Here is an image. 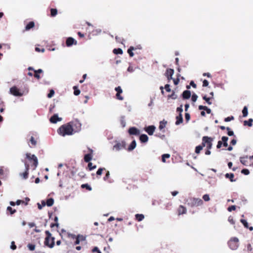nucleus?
Instances as JSON below:
<instances>
[{"label":"nucleus","instance_id":"nucleus-1","mask_svg":"<svg viewBox=\"0 0 253 253\" xmlns=\"http://www.w3.org/2000/svg\"><path fill=\"white\" fill-rule=\"evenodd\" d=\"M81 124L76 122L75 123H68L66 125H62L57 130L58 134L65 136L66 135H72L74 132L78 131L80 129Z\"/></svg>","mask_w":253,"mask_h":253},{"label":"nucleus","instance_id":"nucleus-2","mask_svg":"<svg viewBox=\"0 0 253 253\" xmlns=\"http://www.w3.org/2000/svg\"><path fill=\"white\" fill-rule=\"evenodd\" d=\"M239 239L237 237H233L230 239L228 241V244L229 247L232 250H236L239 247V244H238Z\"/></svg>","mask_w":253,"mask_h":253},{"label":"nucleus","instance_id":"nucleus-3","mask_svg":"<svg viewBox=\"0 0 253 253\" xmlns=\"http://www.w3.org/2000/svg\"><path fill=\"white\" fill-rule=\"evenodd\" d=\"M10 93L15 96H22L23 94L16 86L11 87L10 88Z\"/></svg>","mask_w":253,"mask_h":253},{"label":"nucleus","instance_id":"nucleus-4","mask_svg":"<svg viewBox=\"0 0 253 253\" xmlns=\"http://www.w3.org/2000/svg\"><path fill=\"white\" fill-rule=\"evenodd\" d=\"M211 139L210 137L208 136H204L203 137V144L204 146H206V144H207V147L209 149L211 148L212 147V143H211Z\"/></svg>","mask_w":253,"mask_h":253},{"label":"nucleus","instance_id":"nucleus-5","mask_svg":"<svg viewBox=\"0 0 253 253\" xmlns=\"http://www.w3.org/2000/svg\"><path fill=\"white\" fill-rule=\"evenodd\" d=\"M115 90L117 92L116 94V98L119 100H124V97L121 95L123 93V90L120 86H118L115 88Z\"/></svg>","mask_w":253,"mask_h":253},{"label":"nucleus","instance_id":"nucleus-6","mask_svg":"<svg viewBox=\"0 0 253 253\" xmlns=\"http://www.w3.org/2000/svg\"><path fill=\"white\" fill-rule=\"evenodd\" d=\"M126 143L124 141L118 142L113 146V150L115 151H120L125 148Z\"/></svg>","mask_w":253,"mask_h":253},{"label":"nucleus","instance_id":"nucleus-7","mask_svg":"<svg viewBox=\"0 0 253 253\" xmlns=\"http://www.w3.org/2000/svg\"><path fill=\"white\" fill-rule=\"evenodd\" d=\"M144 129L149 135H152L156 129V127L153 125L145 127Z\"/></svg>","mask_w":253,"mask_h":253},{"label":"nucleus","instance_id":"nucleus-8","mask_svg":"<svg viewBox=\"0 0 253 253\" xmlns=\"http://www.w3.org/2000/svg\"><path fill=\"white\" fill-rule=\"evenodd\" d=\"M62 118L59 117L58 114H54L50 118V121L51 123L56 124L58 122H61Z\"/></svg>","mask_w":253,"mask_h":253},{"label":"nucleus","instance_id":"nucleus-9","mask_svg":"<svg viewBox=\"0 0 253 253\" xmlns=\"http://www.w3.org/2000/svg\"><path fill=\"white\" fill-rule=\"evenodd\" d=\"M128 133L130 135H138L140 133V131L135 127H131L128 129Z\"/></svg>","mask_w":253,"mask_h":253},{"label":"nucleus","instance_id":"nucleus-10","mask_svg":"<svg viewBox=\"0 0 253 253\" xmlns=\"http://www.w3.org/2000/svg\"><path fill=\"white\" fill-rule=\"evenodd\" d=\"M77 43V41L76 40H75L74 39H73L72 37L68 38L66 41V44L67 46H71L73 44L76 45Z\"/></svg>","mask_w":253,"mask_h":253},{"label":"nucleus","instance_id":"nucleus-11","mask_svg":"<svg viewBox=\"0 0 253 253\" xmlns=\"http://www.w3.org/2000/svg\"><path fill=\"white\" fill-rule=\"evenodd\" d=\"M203 204V201L200 198H194L192 201V205L193 206H199Z\"/></svg>","mask_w":253,"mask_h":253},{"label":"nucleus","instance_id":"nucleus-12","mask_svg":"<svg viewBox=\"0 0 253 253\" xmlns=\"http://www.w3.org/2000/svg\"><path fill=\"white\" fill-rule=\"evenodd\" d=\"M139 139L142 143H146L148 141L149 138L146 134H143L140 135Z\"/></svg>","mask_w":253,"mask_h":253},{"label":"nucleus","instance_id":"nucleus-13","mask_svg":"<svg viewBox=\"0 0 253 253\" xmlns=\"http://www.w3.org/2000/svg\"><path fill=\"white\" fill-rule=\"evenodd\" d=\"M25 169H26V171L22 174H20V175L21 176H23V177L24 179H26L28 177V170H29V165L27 164H25Z\"/></svg>","mask_w":253,"mask_h":253},{"label":"nucleus","instance_id":"nucleus-14","mask_svg":"<svg viewBox=\"0 0 253 253\" xmlns=\"http://www.w3.org/2000/svg\"><path fill=\"white\" fill-rule=\"evenodd\" d=\"M136 146V142L135 140H133L130 144L129 145V147H128V150L129 151H131L134 149Z\"/></svg>","mask_w":253,"mask_h":253},{"label":"nucleus","instance_id":"nucleus-15","mask_svg":"<svg viewBox=\"0 0 253 253\" xmlns=\"http://www.w3.org/2000/svg\"><path fill=\"white\" fill-rule=\"evenodd\" d=\"M183 122L182 116L181 114H179L178 116L176 117V121L175 122L176 125H179Z\"/></svg>","mask_w":253,"mask_h":253},{"label":"nucleus","instance_id":"nucleus-16","mask_svg":"<svg viewBox=\"0 0 253 253\" xmlns=\"http://www.w3.org/2000/svg\"><path fill=\"white\" fill-rule=\"evenodd\" d=\"M186 209L182 206H180L178 209V214H185L186 212Z\"/></svg>","mask_w":253,"mask_h":253},{"label":"nucleus","instance_id":"nucleus-17","mask_svg":"<svg viewBox=\"0 0 253 253\" xmlns=\"http://www.w3.org/2000/svg\"><path fill=\"white\" fill-rule=\"evenodd\" d=\"M35 26V23L33 21L30 22L25 27V30L28 31Z\"/></svg>","mask_w":253,"mask_h":253},{"label":"nucleus","instance_id":"nucleus-18","mask_svg":"<svg viewBox=\"0 0 253 253\" xmlns=\"http://www.w3.org/2000/svg\"><path fill=\"white\" fill-rule=\"evenodd\" d=\"M92 159V155L91 154H87L84 157V160L85 162H89Z\"/></svg>","mask_w":253,"mask_h":253},{"label":"nucleus","instance_id":"nucleus-19","mask_svg":"<svg viewBox=\"0 0 253 253\" xmlns=\"http://www.w3.org/2000/svg\"><path fill=\"white\" fill-rule=\"evenodd\" d=\"M54 238H50V240L49 241V244H47L46 242V240H45V244L48 246L49 248H52L53 247L54 245Z\"/></svg>","mask_w":253,"mask_h":253},{"label":"nucleus","instance_id":"nucleus-20","mask_svg":"<svg viewBox=\"0 0 253 253\" xmlns=\"http://www.w3.org/2000/svg\"><path fill=\"white\" fill-rule=\"evenodd\" d=\"M226 178H229L231 182H234L235 180L233 179L234 174L233 173H226L225 174Z\"/></svg>","mask_w":253,"mask_h":253},{"label":"nucleus","instance_id":"nucleus-21","mask_svg":"<svg viewBox=\"0 0 253 253\" xmlns=\"http://www.w3.org/2000/svg\"><path fill=\"white\" fill-rule=\"evenodd\" d=\"M136 48H134L132 46H130L127 50V53L129 54L130 57H133L134 55V53L132 52L133 50H135Z\"/></svg>","mask_w":253,"mask_h":253},{"label":"nucleus","instance_id":"nucleus-22","mask_svg":"<svg viewBox=\"0 0 253 253\" xmlns=\"http://www.w3.org/2000/svg\"><path fill=\"white\" fill-rule=\"evenodd\" d=\"M167 122L166 121H165V120L161 121L160 123V125H159V128L160 130L163 129L164 128H165L166 127V125L167 124Z\"/></svg>","mask_w":253,"mask_h":253},{"label":"nucleus","instance_id":"nucleus-23","mask_svg":"<svg viewBox=\"0 0 253 253\" xmlns=\"http://www.w3.org/2000/svg\"><path fill=\"white\" fill-rule=\"evenodd\" d=\"M113 52L115 54H122L123 51L121 48H114L113 50Z\"/></svg>","mask_w":253,"mask_h":253},{"label":"nucleus","instance_id":"nucleus-24","mask_svg":"<svg viewBox=\"0 0 253 253\" xmlns=\"http://www.w3.org/2000/svg\"><path fill=\"white\" fill-rule=\"evenodd\" d=\"M45 203L48 207H51L54 204V200L53 198H49L47 200V201Z\"/></svg>","mask_w":253,"mask_h":253},{"label":"nucleus","instance_id":"nucleus-25","mask_svg":"<svg viewBox=\"0 0 253 253\" xmlns=\"http://www.w3.org/2000/svg\"><path fill=\"white\" fill-rule=\"evenodd\" d=\"M45 234L47 235V237L45 238L46 239V242L47 244H49V241H50V238H51V233H50V232L49 231H45Z\"/></svg>","mask_w":253,"mask_h":253},{"label":"nucleus","instance_id":"nucleus-26","mask_svg":"<svg viewBox=\"0 0 253 253\" xmlns=\"http://www.w3.org/2000/svg\"><path fill=\"white\" fill-rule=\"evenodd\" d=\"M32 160L34 161V165L35 167V168H36L38 165V158H37V157L35 155H32Z\"/></svg>","mask_w":253,"mask_h":253},{"label":"nucleus","instance_id":"nucleus-27","mask_svg":"<svg viewBox=\"0 0 253 253\" xmlns=\"http://www.w3.org/2000/svg\"><path fill=\"white\" fill-rule=\"evenodd\" d=\"M228 140V137L227 136H223L222 137V141L223 142V145L224 147H227L228 146L227 141Z\"/></svg>","mask_w":253,"mask_h":253},{"label":"nucleus","instance_id":"nucleus-28","mask_svg":"<svg viewBox=\"0 0 253 253\" xmlns=\"http://www.w3.org/2000/svg\"><path fill=\"white\" fill-rule=\"evenodd\" d=\"M253 119H250L249 120V121H245L244 122V125L245 126H247V125H248V126H252V125H252V123H253Z\"/></svg>","mask_w":253,"mask_h":253},{"label":"nucleus","instance_id":"nucleus-29","mask_svg":"<svg viewBox=\"0 0 253 253\" xmlns=\"http://www.w3.org/2000/svg\"><path fill=\"white\" fill-rule=\"evenodd\" d=\"M135 217L138 221H142L144 218V216L142 214H136Z\"/></svg>","mask_w":253,"mask_h":253},{"label":"nucleus","instance_id":"nucleus-30","mask_svg":"<svg viewBox=\"0 0 253 253\" xmlns=\"http://www.w3.org/2000/svg\"><path fill=\"white\" fill-rule=\"evenodd\" d=\"M57 14V10L55 8H51L50 9V15L52 17L56 16Z\"/></svg>","mask_w":253,"mask_h":253},{"label":"nucleus","instance_id":"nucleus-31","mask_svg":"<svg viewBox=\"0 0 253 253\" xmlns=\"http://www.w3.org/2000/svg\"><path fill=\"white\" fill-rule=\"evenodd\" d=\"M74 89V94L75 95H78L80 93V90L78 89V87L76 86H74L73 87Z\"/></svg>","mask_w":253,"mask_h":253},{"label":"nucleus","instance_id":"nucleus-32","mask_svg":"<svg viewBox=\"0 0 253 253\" xmlns=\"http://www.w3.org/2000/svg\"><path fill=\"white\" fill-rule=\"evenodd\" d=\"M247 157H242L240 158L241 163L244 165H247Z\"/></svg>","mask_w":253,"mask_h":253},{"label":"nucleus","instance_id":"nucleus-33","mask_svg":"<svg viewBox=\"0 0 253 253\" xmlns=\"http://www.w3.org/2000/svg\"><path fill=\"white\" fill-rule=\"evenodd\" d=\"M28 70H29V71H34V72H37V73L38 74H40V73H42V70L41 69H38V70H35L32 67H29L28 68Z\"/></svg>","mask_w":253,"mask_h":253},{"label":"nucleus","instance_id":"nucleus-34","mask_svg":"<svg viewBox=\"0 0 253 253\" xmlns=\"http://www.w3.org/2000/svg\"><path fill=\"white\" fill-rule=\"evenodd\" d=\"M170 155L169 154H165L162 155V162L164 163L166 162V159L169 158Z\"/></svg>","mask_w":253,"mask_h":253},{"label":"nucleus","instance_id":"nucleus-35","mask_svg":"<svg viewBox=\"0 0 253 253\" xmlns=\"http://www.w3.org/2000/svg\"><path fill=\"white\" fill-rule=\"evenodd\" d=\"M202 149H203V146H201V145H199L196 147L195 152L197 154H199L200 152V151L202 150Z\"/></svg>","mask_w":253,"mask_h":253},{"label":"nucleus","instance_id":"nucleus-36","mask_svg":"<svg viewBox=\"0 0 253 253\" xmlns=\"http://www.w3.org/2000/svg\"><path fill=\"white\" fill-rule=\"evenodd\" d=\"M46 205V203L44 201H42V205L38 203V207L39 209L41 210L42 207H44Z\"/></svg>","mask_w":253,"mask_h":253},{"label":"nucleus","instance_id":"nucleus-37","mask_svg":"<svg viewBox=\"0 0 253 253\" xmlns=\"http://www.w3.org/2000/svg\"><path fill=\"white\" fill-rule=\"evenodd\" d=\"M203 199L205 201L208 202L210 201V198L208 194H205L203 196Z\"/></svg>","mask_w":253,"mask_h":253},{"label":"nucleus","instance_id":"nucleus-38","mask_svg":"<svg viewBox=\"0 0 253 253\" xmlns=\"http://www.w3.org/2000/svg\"><path fill=\"white\" fill-rule=\"evenodd\" d=\"M240 221L243 223V224L244 225L245 227L248 228V222L245 220V219H241Z\"/></svg>","mask_w":253,"mask_h":253},{"label":"nucleus","instance_id":"nucleus-39","mask_svg":"<svg viewBox=\"0 0 253 253\" xmlns=\"http://www.w3.org/2000/svg\"><path fill=\"white\" fill-rule=\"evenodd\" d=\"M82 188H86L89 191H91L92 190L91 187L87 184H84L82 185Z\"/></svg>","mask_w":253,"mask_h":253},{"label":"nucleus","instance_id":"nucleus-40","mask_svg":"<svg viewBox=\"0 0 253 253\" xmlns=\"http://www.w3.org/2000/svg\"><path fill=\"white\" fill-rule=\"evenodd\" d=\"M88 167L89 168V169L90 170H91L93 169H95L96 168V166H92V163L89 162L88 164Z\"/></svg>","mask_w":253,"mask_h":253},{"label":"nucleus","instance_id":"nucleus-41","mask_svg":"<svg viewBox=\"0 0 253 253\" xmlns=\"http://www.w3.org/2000/svg\"><path fill=\"white\" fill-rule=\"evenodd\" d=\"M5 109L3 101L0 99V111H4Z\"/></svg>","mask_w":253,"mask_h":253},{"label":"nucleus","instance_id":"nucleus-42","mask_svg":"<svg viewBox=\"0 0 253 253\" xmlns=\"http://www.w3.org/2000/svg\"><path fill=\"white\" fill-rule=\"evenodd\" d=\"M7 210L8 211H9L10 212V214H13V213H15V211H16V210H13V209H12V208H11V207H8L7 208Z\"/></svg>","mask_w":253,"mask_h":253},{"label":"nucleus","instance_id":"nucleus-43","mask_svg":"<svg viewBox=\"0 0 253 253\" xmlns=\"http://www.w3.org/2000/svg\"><path fill=\"white\" fill-rule=\"evenodd\" d=\"M27 247L30 251H34L35 249V246L34 245L29 244Z\"/></svg>","mask_w":253,"mask_h":253},{"label":"nucleus","instance_id":"nucleus-44","mask_svg":"<svg viewBox=\"0 0 253 253\" xmlns=\"http://www.w3.org/2000/svg\"><path fill=\"white\" fill-rule=\"evenodd\" d=\"M30 141L33 145L35 146L37 144V141L34 139L33 136L31 137Z\"/></svg>","mask_w":253,"mask_h":253},{"label":"nucleus","instance_id":"nucleus-45","mask_svg":"<svg viewBox=\"0 0 253 253\" xmlns=\"http://www.w3.org/2000/svg\"><path fill=\"white\" fill-rule=\"evenodd\" d=\"M241 172L245 175H248L250 173V171L248 169H242Z\"/></svg>","mask_w":253,"mask_h":253},{"label":"nucleus","instance_id":"nucleus-46","mask_svg":"<svg viewBox=\"0 0 253 253\" xmlns=\"http://www.w3.org/2000/svg\"><path fill=\"white\" fill-rule=\"evenodd\" d=\"M35 50L37 52H44V51H45V49L42 48V49L40 48L39 47H36L35 48Z\"/></svg>","mask_w":253,"mask_h":253},{"label":"nucleus","instance_id":"nucleus-47","mask_svg":"<svg viewBox=\"0 0 253 253\" xmlns=\"http://www.w3.org/2000/svg\"><path fill=\"white\" fill-rule=\"evenodd\" d=\"M10 248L13 250H14L16 249V245H15V243H14V241H12L11 243V246H10Z\"/></svg>","mask_w":253,"mask_h":253},{"label":"nucleus","instance_id":"nucleus-48","mask_svg":"<svg viewBox=\"0 0 253 253\" xmlns=\"http://www.w3.org/2000/svg\"><path fill=\"white\" fill-rule=\"evenodd\" d=\"M236 210V206H232L231 207H229L228 208V211H234Z\"/></svg>","mask_w":253,"mask_h":253},{"label":"nucleus","instance_id":"nucleus-49","mask_svg":"<svg viewBox=\"0 0 253 253\" xmlns=\"http://www.w3.org/2000/svg\"><path fill=\"white\" fill-rule=\"evenodd\" d=\"M233 119H234V117L233 116H231V117H228L224 119V121L226 122H229Z\"/></svg>","mask_w":253,"mask_h":253},{"label":"nucleus","instance_id":"nucleus-50","mask_svg":"<svg viewBox=\"0 0 253 253\" xmlns=\"http://www.w3.org/2000/svg\"><path fill=\"white\" fill-rule=\"evenodd\" d=\"M103 170V169L102 168H100L98 169V170L97 171V172H96V174L97 175H101L102 174V171Z\"/></svg>","mask_w":253,"mask_h":253},{"label":"nucleus","instance_id":"nucleus-51","mask_svg":"<svg viewBox=\"0 0 253 253\" xmlns=\"http://www.w3.org/2000/svg\"><path fill=\"white\" fill-rule=\"evenodd\" d=\"M78 238L80 239V241H84L85 240V237L83 235H79L77 236Z\"/></svg>","mask_w":253,"mask_h":253},{"label":"nucleus","instance_id":"nucleus-52","mask_svg":"<svg viewBox=\"0 0 253 253\" xmlns=\"http://www.w3.org/2000/svg\"><path fill=\"white\" fill-rule=\"evenodd\" d=\"M185 119L187 122H188L190 119V115L189 113L185 114Z\"/></svg>","mask_w":253,"mask_h":253},{"label":"nucleus","instance_id":"nucleus-53","mask_svg":"<svg viewBox=\"0 0 253 253\" xmlns=\"http://www.w3.org/2000/svg\"><path fill=\"white\" fill-rule=\"evenodd\" d=\"M228 221L232 224H234L235 223V222H234V221L233 220V218L231 216L229 217Z\"/></svg>","mask_w":253,"mask_h":253},{"label":"nucleus","instance_id":"nucleus-54","mask_svg":"<svg viewBox=\"0 0 253 253\" xmlns=\"http://www.w3.org/2000/svg\"><path fill=\"white\" fill-rule=\"evenodd\" d=\"M54 93V91L53 90H50V92L48 94L47 96L48 97H51Z\"/></svg>","mask_w":253,"mask_h":253},{"label":"nucleus","instance_id":"nucleus-55","mask_svg":"<svg viewBox=\"0 0 253 253\" xmlns=\"http://www.w3.org/2000/svg\"><path fill=\"white\" fill-rule=\"evenodd\" d=\"M34 73H35V74L34 75V77L35 78L37 79L38 80L40 79L41 77L39 75V74L38 73H37V72H34Z\"/></svg>","mask_w":253,"mask_h":253},{"label":"nucleus","instance_id":"nucleus-56","mask_svg":"<svg viewBox=\"0 0 253 253\" xmlns=\"http://www.w3.org/2000/svg\"><path fill=\"white\" fill-rule=\"evenodd\" d=\"M222 144V142L221 141H219L218 142L217 145V148H220L221 147V145Z\"/></svg>","mask_w":253,"mask_h":253},{"label":"nucleus","instance_id":"nucleus-57","mask_svg":"<svg viewBox=\"0 0 253 253\" xmlns=\"http://www.w3.org/2000/svg\"><path fill=\"white\" fill-rule=\"evenodd\" d=\"M80 239L78 238V236H77L76 240L75 241V245H78L80 244Z\"/></svg>","mask_w":253,"mask_h":253},{"label":"nucleus","instance_id":"nucleus-58","mask_svg":"<svg viewBox=\"0 0 253 253\" xmlns=\"http://www.w3.org/2000/svg\"><path fill=\"white\" fill-rule=\"evenodd\" d=\"M26 157L29 160H32V155L29 153L26 154Z\"/></svg>","mask_w":253,"mask_h":253},{"label":"nucleus","instance_id":"nucleus-59","mask_svg":"<svg viewBox=\"0 0 253 253\" xmlns=\"http://www.w3.org/2000/svg\"><path fill=\"white\" fill-rule=\"evenodd\" d=\"M28 225L30 228H32L35 226V224L34 222H30L28 223Z\"/></svg>","mask_w":253,"mask_h":253},{"label":"nucleus","instance_id":"nucleus-60","mask_svg":"<svg viewBox=\"0 0 253 253\" xmlns=\"http://www.w3.org/2000/svg\"><path fill=\"white\" fill-rule=\"evenodd\" d=\"M231 143L233 145H235L237 143V141L236 139H233L231 140Z\"/></svg>","mask_w":253,"mask_h":253},{"label":"nucleus","instance_id":"nucleus-61","mask_svg":"<svg viewBox=\"0 0 253 253\" xmlns=\"http://www.w3.org/2000/svg\"><path fill=\"white\" fill-rule=\"evenodd\" d=\"M227 134L229 136H233L234 135V132L232 130L228 131Z\"/></svg>","mask_w":253,"mask_h":253},{"label":"nucleus","instance_id":"nucleus-62","mask_svg":"<svg viewBox=\"0 0 253 253\" xmlns=\"http://www.w3.org/2000/svg\"><path fill=\"white\" fill-rule=\"evenodd\" d=\"M78 36L80 37V38H83L84 37V35L83 34H82L81 32H79L78 33Z\"/></svg>","mask_w":253,"mask_h":253},{"label":"nucleus","instance_id":"nucleus-63","mask_svg":"<svg viewBox=\"0 0 253 253\" xmlns=\"http://www.w3.org/2000/svg\"><path fill=\"white\" fill-rule=\"evenodd\" d=\"M243 112V117H246L248 115V112Z\"/></svg>","mask_w":253,"mask_h":253},{"label":"nucleus","instance_id":"nucleus-64","mask_svg":"<svg viewBox=\"0 0 253 253\" xmlns=\"http://www.w3.org/2000/svg\"><path fill=\"white\" fill-rule=\"evenodd\" d=\"M99 249H98L97 247H94L93 250H92V252H98L99 251Z\"/></svg>","mask_w":253,"mask_h":253}]
</instances>
